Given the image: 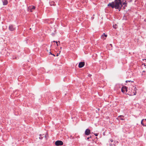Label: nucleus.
Here are the masks:
<instances>
[{
	"label": "nucleus",
	"instance_id": "1",
	"mask_svg": "<svg viewBox=\"0 0 146 146\" xmlns=\"http://www.w3.org/2000/svg\"><path fill=\"white\" fill-rule=\"evenodd\" d=\"M115 7V9H119V11H120L122 6V2L121 0H115L114 1Z\"/></svg>",
	"mask_w": 146,
	"mask_h": 146
},
{
	"label": "nucleus",
	"instance_id": "2",
	"mask_svg": "<svg viewBox=\"0 0 146 146\" xmlns=\"http://www.w3.org/2000/svg\"><path fill=\"white\" fill-rule=\"evenodd\" d=\"M137 90V89L136 87H135L134 86H133L131 89V90H130L131 92L129 91L130 92V95L131 96H133L135 95L136 94V90Z\"/></svg>",
	"mask_w": 146,
	"mask_h": 146
},
{
	"label": "nucleus",
	"instance_id": "3",
	"mask_svg": "<svg viewBox=\"0 0 146 146\" xmlns=\"http://www.w3.org/2000/svg\"><path fill=\"white\" fill-rule=\"evenodd\" d=\"M121 90L122 92L123 93L126 94L127 90V87L125 86H124L122 87Z\"/></svg>",
	"mask_w": 146,
	"mask_h": 146
},
{
	"label": "nucleus",
	"instance_id": "4",
	"mask_svg": "<svg viewBox=\"0 0 146 146\" xmlns=\"http://www.w3.org/2000/svg\"><path fill=\"white\" fill-rule=\"evenodd\" d=\"M63 144V142L61 141L58 140L56 141L55 144L56 146L62 145Z\"/></svg>",
	"mask_w": 146,
	"mask_h": 146
},
{
	"label": "nucleus",
	"instance_id": "5",
	"mask_svg": "<svg viewBox=\"0 0 146 146\" xmlns=\"http://www.w3.org/2000/svg\"><path fill=\"white\" fill-rule=\"evenodd\" d=\"M9 29L11 31H13L15 30V28L12 25H10L9 26Z\"/></svg>",
	"mask_w": 146,
	"mask_h": 146
},
{
	"label": "nucleus",
	"instance_id": "6",
	"mask_svg": "<svg viewBox=\"0 0 146 146\" xmlns=\"http://www.w3.org/2000/svg\"><path fill=\"white\" fill-rule=\"evenodd\" d=\"M115 3L114 2H112L111 3H109L108 5L109 7H111L112 8H115Z\"/></svg>",
	"mask_w": 146,
	"mask_h": 146
},
{
	"label": "nucleus",
	"instance_id": "7",
	"mask_svg": "<svg viewBox=\"0 0 146 146\" xmlns=\"http://www.w3.org/2000/svg\"><path fill=\"white\" fill-rule=\"evenodd\" d=\"M35 9V7L33 5L30 6L28 8V9L30 10L31 12H32L33 10H34Z\"/></svg>",
	"mask_w": 146,
	"mask_h": 146
},
{
	"label": "nucleus",
	"instance_id": "8",
	"mask_svg": "<svg viewBox=\"0 0 146 146\" xmlns=\"http://www.w3.org/2000/svg\"><path fill=\"white\" fill-rule=\"evenodd\" d=\"M85 65V62H80L79 63L78 67L80 68H81L83 67Z\"/></svg>",
	"mask_w": 146,
	"mask_h": 146
},
{
	"label": "nucleus",
	"instance_id": "9",
	"mask_svg": "<svg viewBox=\"0 0 146 146\" xmlns=\"http://www.w3.org/2000/svg\"><path fill=\"white\" fill-rule=\"evenodd\" d=\"M90 133V131L89 129H87L86 130L85 132V135H89Z\"/></svg>",
	"mask_w": 146,
	"mask_h": 146
},
{
	"label": "nucleus",
	"instance_id": "10",
	"mask_svg": "<svg viewBox=\"0 0 146 146\" xmlns=\"http://www.w3.org/2000/svg\"><path fill=\"white\" fill-rule=\"evenodd\" d=\"M141 124L143 126H146V119L142 120Z\"/></svg>",
	"mask_w": 146,
	"mask_h": 146
},
{
	"label": "nucleus",
	"instance_id": "11",
	"mask_svg": "<svg viewBox=\"0 0 146 146\" xmlns=\"http://www.w3.org/2000/svg\"><path fill=\"white\" fill-rule=\"evenodd\" d=\"M107 36V35H106L104 33L103 35H102L101 38L103 39L104 40H105L106 39V38Z\"/></svg>",
	"mask_w": 146,
	"mask_h": 146
},
{
	"label": "nucleus",
	"instance_id": "12",
	"mask_svg": "<svg viewBox=\"0 0 146 146\" xmlns=\"http://www.w3.org/2000/svg\"><path fill=\"white\" fill-rule=\"evenodd\" d=\"M2 1L3 5H7L8 3V1L7 0H3Z\"/></svg>",
	"mask_w": 146,
	"mask_h": 146
},
{
	"label": "nucleus",
	"instance_id": "13",
	"mask_svg": "<svg viewBox=\"0 0 146 146\" xmlns=\"http://www.w3.org/2000/svg\"><path fill=\"white\" fill-rule=\"evenodd\" d=\"M127 3L126 2V1H125L124 2L122 3V5H124L125 6V7H126L127 5Z\"/></svg>",
	"mask_w": 146,
	"mask_h": 146
},
{
	"label": "nucleus",
	"instance_id": "14",
	"mask_svg": "<svg viewBox=\"0 0 146 146\" xmlns=\"http://www.w3.org/2000/svg\"><path fill=\"white\" fill-rule=\"evenodd\" d=\"M123 117L124 116H123V115H120L119 116V119L121 120H124V119L123 118Z\"/></svg>",
	"mask_w": 146,
	"mask_h": 146
},
{
	"label": "nucleus",
	"instance_id": "15",
	"mask_svg": "<svg viewBox=\"0 0 146 146\" xmlns=\"http://www.w3.org/2000/svg\"><path fill=\"white\" fill-rule=\"evenodd\" d=\"M50 5H54L55 3L54 2L52 1L50 3Z\"/></svg>",
	"mask_w": 146,
	"mask_h": 146
},
{
	"label": "nucleus",
	"instance_id": "16",
	"mask_svg": "<svg viewBox=\"0 0 146 146\" xmlns=\"http://www.w3.org/2000/svg\"><path fill=\"white\" fill-rule=\"evenodd\" d=\"M44 135V134L42 135L41 134H40V137H39V139H42L43 138V137L42 136H41V135Z\"/></svg>",
	"mask_w": 146,
	"mask_h": 146
},
{
	"label": "nucleus",
	"instance_id": "17",
	"mask_svg": "<svg viewBox=\"0 0 146 146\" xmlns=\"http://www.w3.org/2000/svg\"><path fill=\"white\" fill-rule=\"evenodd\" d=\"M117 25H113V28H115V29H116L117 28Z\"/></svg>",
	"mask_w": 146,
	"mask_h": 146
},
{
	"label": "nucleus",
	"instance_id": "18",
	"mask_svg": "<svg viewBox=\"0 0 146 146\" xmlns=\"http://www.w3.org/2000/svg\"><path fill=\"white\" fill-rule=\"evenodd\" d=\"M48 136V134L47 133L46 135H44V137L46 138V139H47V137Z\"/></svg>",
	"mask_w": 146,
	"mask_h": 146
},
{
	"label": "nucleus",
	"instance_id": "19",
	"mask_svg": "<svg viewBox=\"0 0 146 146\" xmlns=\"http://www.w3.org/2000/svg\"><path fill=\"white\" fill-rule=\"evenodd\" d=\"M110 145L111 146H115V145L114 144H112L110 143Z\"/></svg>",
	"mask_w": 146,
	"mask_h": 146
},
{
	"label": "nucleus",
	"instance_id": "20",
	"mask_svg": "<svg viewBox=\"0 0 146 146\" xmlns=\"http://www.w3.org/2000/svg\"><path fill=\"white\" fill-rule=\"evenodd\" d=\"M99 134L98 133H94V135L96 136H97L98 135V134Z\"/></svg>",
	"mask_w": 146,
	"mask_h": 146
},
{
	"label": "nucleus",
	"instance_id": "21",
	"mask_svg": "<svg viewBox=\"0 0 146 146\" xmlns=\"http://www.w3.org/2000/svg\"><path fill=\"white\" fill-rule=\"evenodd\" d=\"M54 42H56V44H57V46H58V42H57V41H54Z\"/></svg>",
	"mask_w": 146,
	"mask_h": 146
},
{
	"label": "nucleus",
	"instance_id": "22",
	"mask_svg": "<svg viewBox=\"0 0 146 146\" xmlns=\"http://www.w3.org/2000/svg\"><path fill=\"white\" fill-rule=\"evenodd\" d=\"M131 82V81H130V80H129V81H126V82ZM132 82H133V81H131Z\"/></svg>",
	"mask_w": 146,
	"mask_h": 146
},
{
	"label": "nucleus",
	"instance_id": "23",
	"mask_svg": "<svg viewBox=\"0 0 146 146\" xmlns=\"http://www.w3.org/2000/svg\"><path fill=\"white\" fill-rule=\"evenodd\" d=\"M91 136H90V137H88L87 138V140H88L90 138H91Z\"/></svg>",
	"mask_w": 146,
	"mask_h": 146
},
{
	"label": "nucleus",
	"instance_id": "24",
	"mask_svg": "<svg viewBox=\"0 0 146 146\" xmlns=\"http://www.w3.org/2000/svg\"><path fill=\"white\" fill-rule=\"evenodd\" d=\"M50 54H51L52 55H53L54 56H55V55H54V54H52L51 53V52H50Z\"/></svg>",
	"mask_w": 146,
	"mask_h": 146
},
{
	"label": "nucleus",
	"instance_id": "25",
	"mask_svg": "<svg viewBox=\"0 0 146 146\" xmlns=\"http://www.w3.org/2000/svg\"><path fill=\"white\" fill-rule=\"evenodd\" d=\"M110 141L111 142H113V140L112 139H111L110 140Z\"/></svg>",
	"mask_w": 146,
	"mask_h": 146
},
{
	"label": "nucleus",
	"instance_id": "26",
	"mask_svg": "<svg viewBox=\"0 0 146 146\" xmlns=\"http://www.w3.org/2000/svg\"><path fill=\"white\" fill-rule=\"evenodd\" d=\"M144 21L145 22H146V19H144Z\"/></svg>",
	"mask_w": 146,
	"mask_h": 146
},
{
	"label": "nucleus",
	"instance_id": "27",
	"mask_svg": "<svg viewBox=\"0 0 146 146\" xmlns=\"http://www.w3.org/2000/svg\"><path fill=\"white\" fill-rule=\"evenodd\" d=\"M110 46H112V45L111 44H110Z\"/></svg>",
	"mask_w": 146,
	"mask_h": 146
},
{
	"label": "nucleus",
	"instance_id": "28",
	"mask_svg": "<svg viewBox=\"0 0 146 146\" xmlns=\"http://www.w3.org/2000/svg\"><path fill=\"white\" fill-rule=\"evenodd\" d=\"M58 42L60 43V42L59 41H58Z\"/></svg>",
	"mask_w": 146,
	"mask_h": 146
},
{
	"label": "nucleus",
	"instance_id": "29",
	"mask_svg": "<svg viewBox=\"0 0 146 146\" xmlns=\"http://www.w3.org/2000/svg\"><path fill=\"white\" fill-rule=\"evenodd\" d=\"M96 139H97V137H96Z\"/></svg>",
	"mask_w": 146,
	"mask_h": 146
}]
</instances>
